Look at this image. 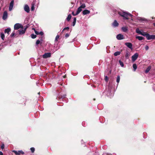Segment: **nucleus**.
I'll list each match as a JSON object with an SVG mask.
<instances>
[{
  "label": "nucleus",
  "mask_w": 155,
  "mask_h": 155,
  "mask_svg": "<svg viewBox=\"0 0 155 155\" xmlns=\"http://www.w3.org/2000/svg\"><path fill=\"white\" fill-rule=\"evenodd\" d=\"M19 28H23V26L21 24L19 23H16L14 26V29L15 30H17Z\"/></svg>",
  "instance_id": "nucleus-1"
},
{
  "label": "nucleus",
  "mask_w": 155,
  "mask_h": 155,
  "mask_svg": "<svg viewBox=\"0 0 155 155\" xmlns=\"http://www.w3.org/2000/svg\"><path fill=\"white\" fill-rule=\"evenodd\" d=\"M146 38L147 40L154 39H155V35H150L148 33Z\"/></svg>",
  "instance_id": "nucleus-2"
},
{
  "label": "nucleus",
  "mask_w": 155,
  "mask_h": 155,
  "mask_svg": "<svg viewBox=\"0 0 155 155\" xmlns=\"http://www.w3.org/2000/svg\"><path fill=\"white\" fill-rule=\"evenodd\" d=\"M138 54L137 53H135L132 57V60L133 61H135L138 57Z\"/></svg>",
  "instance_id": "nucleus-3"
},
{
  "label": "nucleus",
  "mask_w": 155,
  "mask_h": 155,
  "mask_svg": "<svg viewBox=\"0 0 155 155\" xmlns=\"http://www.w3.org/2000/svg\"><path fill=\"white\" fill-rule=\"evenodd\" d=\"M129 16L130 17H132V15L129 13H127L125 14L124 15L123 17L124 18V19H129V18L128 17V16Z\"/></svg>",
  "instance_id": "nucleus-4"
},
{
  "label": "nucleus",
  "mask_w": 155,
  "mask_h": 155,
  "mask_svg": "<svg viewBox=\"0 0 155 155\" xmlns=\"http://www.w3.org/2000/svg\"><path fill=\"white\" fill-rule=\"evenodd\" d=\"M12 152H14L16 155H20L21 154H23L24 153L22 150L17 151L14 150L12 151Z\"/></svg>",
  "instance_id": "nucleus-5"
},
{
  "label": "nucleus",
  "mask_w": 155,
  "mask_h": 155,
  "mask_svg": "<svg viewBox=\"0 0 155 155\" xmlns=\"http://www.w3.org/2000/svg\"><path fill=\"white\" fill-rule=\"evenodd\" d=\"M14 0H12L10 2L9 7V11H11L12 10L14 5Z\"/></svg>",
  "instance_id": "nucleus-6"
},
{
  "label": "nucleus",
  "mask_w": 155,
  "mask_h": 155,
  "mask_svg": "<svg viewBox=\"0 0 155 155\" xmlns=\"http://www.w3.org/2000/svg\"><path fill=\"white\" fill-rule=\"evenodd\" d=\"M51 56V54L50 53H45L43 55L42 57L43 58H48L50 57Z\"/></svg>",
  "instance_id": "nucleus-7"
},
{
  "label": "nucleus",
  "mask_w": 155,
  "mask_h": 155,
  "mask_svg": "<svg viewBox=\"0 0 155 155\" xmlns=\"http://www.w3.org/2000/svg\"><path fill=\"white\" fill-rule=\"evenodd\" d=\"M8 17V13L6 11L4 12L2 16V19L4 20H5Z\"/></svg>",
  "instance_id": "nucleus-8"
},
{
  "label": "nucleus",
  "mask_w": 155,
  "mask_h": 155,
  "mask_svg": "<svg viewBox=\"0 0 155 155\" xmlns=\"http://www.w3.org/2000/svg\"><path fill=\"white\" fill-rule=\"evenodd\" d=\"M116 38L117 39L119 40H122L124 38L123 35H121V34H119L118 35H117Z\"/></svg>",
  "instance_id": "nucleus-9"
},
{
  "label": "nucleus",
  "mask_w": 155,
  "mask_h": 155,
  "mask_svg": "<svg viewBox=\"0 0 155 155\" xmlns=\"http://www.w3.org/2000/svg\"><path fill=\"white\" fill-rule=\"evenodd\" d=\"M125 45L127 46L128 48L132 49V45L131 43L130 42H126L125 44Z\"/></svg>",
  "instance_id": "nucleus-10"
},
{
  "label": "nucleus",
  "mask_w": 155,
  "mask_h": 155,
  "mask_svg": "<svg viewBox=\"0 0 155 155\" xmlns=\"http://www.w3.org/2000/svg\"><path fill=\"white\" fill-rule=\"evenodd\" d=\"M24 10L25 11L27 12V13H28L30 11V8L28 6V5H25L24 7Z\"/></svg>",
  "instance_id": "nucleus-11"
},
{
  "label": "nucleus",
  "mask_w": 155,
  "mask_h": 155,
  "mask_svg": "<svg viewBox=\"0 0 155 155\" xmlns=\"http://www.w3.org/2000/svg\"><path fill=\"white\" fill-rule=\"evenodd\" d=\"M25 31L24 30V29H22L21 30H18L17 31V33L20 35H21L24 34L25 32Z\"/></svg>",
  "instance_id": "nucleus-12"
},
{
  "label": "nucleus",
  "mask_w": 155,
  "mask_h": 155,
  "mask_svg": "<svg viewBox=\"0 0 155 155\" xmlns=\"http://www.w3.org/2000/svg\"><path fill=\"white\" fill-rule=\"evenodd\" d=\"M90 11L87 10H85L83 11L82 13L83 15H84L89 14L90 13Z\"/></svg>",
  "instance_id": "nucleus-13"
},
{
  "label": "nucleus",
  "mask_w": 155,
  "mask_h": 155,
  "mask_svg": "<svg viewBox=\"0 0 155 155\" xmlns=\"http://www.w3.org/2000/svg\"><path fill=\"white\" fill-rule=\"evenodd\" d=\"M112 25L114 27H117L119 25V24L116 20H115L112 24Z\"/></svg>",
  "instance_id": "nucleus-14"
},
{
  "label": "nucleus",
  "mask_w": 155,
  "mask_h": 155,
  "mask_svg": "<svg viewBox=\"0 0 155 155\" xmlns=\"http://www.w3.org/2000/svg\"><path fill=\"white\" fill-rule=\"evenodd\" d=\"M151 68V66H149L146 69L145 72V73L147 74L148 73L149 71H150Z\"/></svg>",
  "instance_id": "nucleus-15"
},
{
  "label": "nucleus",
  "mask_w": 155,
  "mask_h": 155,
  "mask_svg": "<svg viewBox=\"0 0 155 155\" xmlns=\"http://www.w3.org/2000/svg\"><path fill=\"white\" fill-rule=\"evenodd\" d=\"M11 28H8L6 29L5 30V33H7L8 35H9V32L11 31Z\"/></svg>",
  "instance_id": "nucleus-16"
},
{
  "label": "nucleus",
  "mask_w": 155,
  "mask_h": 155,
  "mask_svg": "<svg viewBox=\"0 0 155 155\" xmlns=\"http://www.w3.org/2000/svg\"><path fill=\"white\" fill-rule=\"evenodd\" d=\"M122 30L123 31L125 32H127L128 31V28L127 27H122Z\"/></svg>",
  "instance_id": "nucleus-17"
},
{
  "label": "nucleus",
  "mask_w": 155,
  "mask_h": 155,
  "mask_svg": "<svg viewBox=\"0 0 155 155\" xmlns=\"http://www.w3.org/2000/svg\"><path fill=\"white\" fill-rule=\"evenodd\" d=\"M82 10V9L79 7L77 10L76 12V15L78 14Z\"/></svg>",
  "instance_id": "nucleus-18"
},
{
  "label": "nucleus",
  "mask_w": 155,
  "mask_h": 155,
  "mask_svg": "<svg viewBox=\"0 0 155 155\" xmlns=\"http://www.w3.org/2000/svg\"><path fill=\"white\" fill-rule=\"evenodd\" d=\"M136 38L138 39L139 40H142L144 39V38L142 36H137L136 37Z\"/></svg>",
  "instance_id": "nucleus-19"
},
{
  "label": "nucleus",
  "mask_w": 155,
  "mask_h": 155,
  "mask_svg": "<svg viewBox=\"0 0 155 155\" xmlns=\"http://www.w3.org/2000/svg\"><path fill=\"white\" fill-rule=\"evenodd\" d=\"M129 54H130L129 52L128 51H127L126 52V54L125 55V57L126 58H128L129 55H130Z\"/></svg>",
  "instance_id": "nucleus-20"
},
{
  "label": "nucleus",
  "mask_w": 155,
  "mask_h": 155,
  "mask_svg": "<svg viewBox=\"0 0 155 155\" xmlns=\"http://www.w3.org/2000/svg\"><path fill=\"white\" fill-rule=\"evenodd\" d=\"M71 18V16L70 14H69L66 20H67L69 21H70V19Z\"/></svg>",
  "instance_id": "nucleus-21"
},
{
  "label": "nucleus",
  "mask_w": 155,
  "mask_h": 155,
  "mask_svg": "<svg viewBox=\"0 0 155 155\" xmlns=\"http://www.w3.org/2000/svg\"><path fill=\"white\" fill-rule=\"evenodd\" d=\"M120 54V51H117L115 52L114 54V55L115 56H117L118 55H119Z\"/></svg>",
  "instance_id": "nucleus-22"
},
{
  "label": "nucleus",
  "mask_w": 155,
  "mask_h": 155,
  "mask_svg": "<svg viewBox=\"0 0 155 155\" xmlns=\"http://www.w3.org/2000/svg\"><path fill=\"white\" fill-rule=\"evenodd\" d=\"M133 67L134 68V71H135L137 68L136 64H133Z\"/></svg>",
  "instance_id": "nucleus-23"
},
{
  "label": "nucleus",
  "mask_w": 155,
  "mask_h": 155,
  "mask_svg": "<svg viewBox=\"0 0 155 155\" xmlns=\"http://www.w3.org/2000/svg\"><path fill=\"white\" fill-rule=\"evenodd\" d=\"M148 33H147L145 32H144L143 31L141 33L140 35L144 36H146V37H147V35Z\"/></svg>",
  "instance_id": "nucleus-24"
},
{
  "label": "nucleus",
  "mask_w": 155,
  "mask_h": 155,
  "mask_svg": "<svg viewBox=\"0 0 155 155\" xmlns=\"http://www.w3.org/2000/svg\"><path fill=\"white\" fill-rule=\"evenodd\" d=\"M126 13V12H119L118 14H119L121 16L123 17L124 15H125V14Z\"/></svg>",
  "instance_id": "nucleus-25"
},
{
  "label": "nucleus",
  "mask_w": 155,
  "mask_h": 155,
  "mask_svg": "<svg viewBox=\"0 0 155 155\" xmlns=\"http://www.w3.org/2000/svg\"><path fill=\"white\" fill-rule=\"evenodd\" d=\"M136 32L137 33L140 34V35L142 32L138 28H137L136 29Z\"/></svg>",
  "instance_id": "nucleus-26"
},
{
  "label": "nucleus",
  "mask_w": 155,
  "mask_h": 155,
  "mask_svg": "<svg viewBox=\"0 0 155 155\" xmlns=\"http://www.w3.org/2000/svg\"><path fill=\"white\" fill-rule=\"evenodd\" d=\"M36 35L34 34H31V38L33 39L35 38L36 37Z\"/></svg>",
  "instance_id": "nucleus-27"
},
{
  "label": "nucleus",
  "mask_w": 155,
  "mask_h": 155,
  "mask_svg": "<svg viewBox=\"0 0 155 155\" xmlns=\"http://www.w3.org/2000/svg\"><path fill=\"white\" fill-rule=\"evenodd\" d=\"M1 38L2 39L4 40L5 37L4 34L3 33H1Z\"/></svg>",
  "instance_id": "nucleus-28"
},
{
  "label": "nucleus",
  "mask_w": 155,
  "mask_h": 155,
  "mask_svg": "<svg viewBox=\"0 0 155 155\" xmlns=\"http://www.w3.org/2000/svg\"><path fill=\"white\" fill-rule=\"evenodd\" d=\"M86 7V6L85 5V4H83L82 5H81L80 7L82 9V8H84Z\"/></svg>",
  "instance_id": "nucleus-29"
},
{
  "label": "nucleus",
  "mask_w": 155,
  "mask_h": 155,
  "mask_svg": "<svg viewBox=\"0 0 155 155\" xmlns=\"http://www.w3.org/2000/svg\"><path fill=\"white\" fill-rule=\"evenodd\" d=\"M119 61L120 66L122 67H123L124 66V64L123 62L122 61H121L120 60H119Z\"/></svg>",
  "instance_id": "nucleus-30"
},
{
  "label": "nucleus",
  "mask_w": 155,
  "mask_h": 155,
  "mask_svg": "<svg viewBox=\"0 0 155 155\" xmlns=\"http://www.w3.org/2000/svg\"><path fill=\"white\" fill-rule=\"evenodd\" d=\"M30 150L31 152L32 153H33L35 152V149L34 147H32L30 148Z\"/></svg>",
  "instance_id": "nucleus-31"
},
{
  "label": "nucleus",
  "mask_w": 155,
  "mask_h": 155,
  "mask_svg": "<svg viewBox=\"0 0 155 155\" xmlns=\"http://www.w3.org/2000/svg\"><path fill=\"white\" fill-rule=\"evenodd\" d=\"M120 80V76H118L117 77V78L116 81L117 83H119V82Z\"/></svg>",
  "instance_id": "nucleus-32"
},
{
  "label": "nucleus",
  "mask_w": 155,
  "mask_h": 155,
  "mask_svg": "<svg viewBox=\"0 0 155 155\" xmlns=\"http://www.w3.org/2000/svg\"><path fill=\"white\" fill-rule=\"evenodd\" d=\"M40 43V44H41L42 43L41 42H40V41L39 40H37L36 41V45H38Z\"/></svg>",
  "instance_id": "nucleus-33"
},
{
  "label": "nucleus",
  "mask_w": 155,
  "mask_h": 155,
  "mask_svg": "<svg viewBox=\"0 0 155 155\" xmlns=\"http://www.w3.org/2000/svg\"><path fill=\"white\" fill-rule=\"evenodd\" d=\"M59 35H57L55 38V41H57L58 39L59 38Z\"/></svg>",
  "instance_id": "nucleus-34"
},
{
  "label": "nucleus",
  "mask_w": 155,
  "mask_h": 155,
  "mask_svg": "<svg viewBox=\"0 0 155 155\" xmlns=\"http://www.w3.org/2000/svg\"><path fill=\"white\" fill-rule=\"evenodd\" d=\"M69 28L68 27H65L63 29L62 32H63L64 30H69Z\"/></svg>",
  "instance_id": "nucleus-35"
},
{
  "label": "nucleus",
  "mask_w": 155,
  "mask_h": 155,
  "mask_svg": "<svg viewBox=\"0 0 155 155\" xmlns=\"http://www.w3.org/2000/svg\"><path fill=\"white\" fill-rule=\"evenodd\" d=\"M69 35L68 34V33H66L65 34V35H64V37H65V38H68V37H69Z\"/></svg>",
  "instance_id": "nucleus-36"
},
{
  "label": "nucleus",
  "mask_w": 155,
  "mask_h": 155,
  "mask_svg": "<svg viewBox=\"0 0 155 155\" xmlns=\"http://www.w3.org/2000/svg\"><path fill=\"white\" fill-rule=\"evenodd\" d=\"M28 26L26 25V26L24 27V30L25 31L27 28H28Z\"/></svg>",
  "instance_id": "nucleus-37"
},
{
  "label": "nucleus",
  "mask_w": 155,
  "mask_h": 155,
  "mask_svg": "<svg viewBox=\"0 0 155 155\" xmlns=\"http://www.w3.org/2000/svg\"><path fill=\"white\" fill-rule=\"evenodd\" d=\"M15 35L14 31L10 35V36L11 37H13Z\"/></svg>",
  "instance_id": "nucleus-38"
},
{
  "label": "nucleus",
  "mask_w": 155,
  "mask_h": 155,
  "mask_svg": "<svg viewBox=\"0 0 155 155\" xmlns=\"http://www.w3.org/2000/svg\"><path fill=\"white\" fill-rule=\"evenodd\" d=\"M4 147H5L4 144L3 143L1 147V148L2 150H3L4 148Z\"/></svg>",
  "instance_id": "nucleus-39"
},
{
  "label": "nucleus",
  "mask_w": 155,
  "mask_h": 155,
  "mask_svg": "<svg viewBox=\"0 0 155 155\" xmlns=\"http://www.w3.org/2000/svg\"><path fill=\"white\" fill-rule=\"evenodd\" d=\"M105 80L106 81H107V82L108 81V78L107 76H106L105 77Z\"/></svg>",
  "instance_id": "nucleus-40"
},
{
  "label": "nucleus",
  "mask_w": 155,
  "mask_h": 155,
  "mask_svg": "<svg viewBox=\"0 0 155 155\" xmlns=\"http://www.w3.org/2000/svg\"><path fill=\"white\" fill-rule=\"evenodd\" d=\"M145 49L146 50H147L149 49V47L147 45H146L145 47Z\"/></svg>",
  "instance_id": "nucleus-41"
},
{
  "label": "nucleus",
  "mask_w": 155,
  "mask_h": 155,
  "mask_svg": "<svg viewBox=\"0 0 155 155\" xmlns=\"http://www.w3.org/2000/svg\"><path fill=\"white\" fill-rule=\"evenodd\" d=\"M35 33L37 35H39V32H38V31H36V30H35Z\"/></svg>",
  "instance_id": "nucleus-42"
},
{
  "label": "nucleus",
  "mask_w": 155,
  "mask_h": 155,
  "mask_svg": "<svg viewBox=\"0 0 155 155\" xmlns=\"http://www.w3.org/2000/svg\"><path fill=\"white\" fill-rule=\"evenodd\" d=\"M39 34L41 35V36H42L44 34V33L42 31H40L39 32Z\"/></svg>",
  "instance_id": "nucleus-43"
},
{
  "label": "nucleus",
  "mask_w": 155,
  "mask_h": 155,
  "mask_svg": "<svg viewBox=\"0 0 155 155\" xmlns=\"http://www.w3.org/2000/svg\"><path fill=\"white\" fill-rule=\"evenodd\" d=\"M76 22V21H73V23H72V26H74L75 25Z\"/></svg>",
  "instance_id": "nucleus-44"
},
{
  "label": "nucleus",
  "mask_w": 155,
  "mask_h": 155,
  "mask_svg": "<svg viewBox=\"0 0 155 155\" xmlns=\"http://www.w3.org/2000/svg\"><path fill=\"white\" fill-rule=\"evenodd\" d=\"M72 14L74 16H76L77 15H76V13L75 14L73 12H72Z\"/></svg>",
  "instance_id": "nucleus-45"
},
{
  "label": "nucleus",
  "mask_w": 155,
  "mask_h": 155,
  "mask_svg": "<svg viewBox=\"0 0 155 155\" xmlns=\"http://www.w3.org/2000/svg\"><path fill=\"white\" fill-rule=\"evenodd\" d=\"M31 11H33L34 10V7L33 6H32L31 7Z\"/></svg>",
  "instance_id": "nucleus-46"
},
{
  "label": "nucleus",
  "mask_w": 155,
  "mask_h": 155,
  "mask_svg": "<svg viewBox=\"0 0 155 155\" xmlns=\"http://www.w3.org/2000/svg\"><path fill=\"white\" fill-rule=\"evenodd\" d=\"M73 21H76V17H74V18Z\"/></svg>",
  "instance_id": "nucleus-47"
},
{
  "label": "nucleus",
  "mask_w": 155,
  "mask_h": 155,
  "mask_svg": "<svg viewBox=\"0 0 155 155\" xmlns=\"http://www.w3.org/2000/svg\"><path fill=\"white\" fill-rule=\"evenodd\" d=\"M0 155H3V153L2 151H0Z\"/></svg>",
  "instance_id": "nucleus-48"
},
{
  "label": "nucleus",
  "mask_w": 155,
  "mask_h": 155,
  "mask_svg": "<svg viewBox=\"0 0 155 155\" xmlns=\"http://www.w3.org/2000/svg\"><path fill=\"white\" fill-rule=\"evenodd\" d=\"M32 29L34 30L35 31V30H36L34 28H32Z\"/></svg>",
  "instance_id": "nucleus-49"
},
{
  "label": "nucleus",
  "mask_w": 155,
  "mask_h": 155,
  "mask_svg": "<svg viewBox=\"0 0 155 155\" xmlns=\"http://www.w3.org/2000/svg\"><path fill=\"white\" fill-rule=\"evenodd\" d=\"M42 38H43V37H42L41 38V39H40V40H41V41L42 40Z\"/></svg>",
  "instance_id": "nucleus-50"
},
{
  "label": "nucleus",
  "mask_w": 155,
  "mask_h": 155,
  "mask_svg": "<svg viewBox=\"0 0 155 155\" xmlns=\"http://www.w3.org/2000/svg\"><path fill=\"white\" fill-rule=\"evenodd\" d=\"M153 25L155 26V23H153Z\"/></svg>",
  "instance_id": "nucleus-51"
},
{
  "label": "nucleus",
  "mask_w": 155,
  "mask_h": 155,
  "mask_svg": "<svg viewBox=\"0 0 155 155\" xmlns=\"http://www.w3.org/2000/svg\"><path fill=\"white\" fill-rule=\"evenodd\" d=\"M66 75H64V78H66Z\"/></svg>",
  "instance_id": "nucleus-52"
},
{
  "label": "nucleus",
  "mask_w": 155,
  "mask_h": 155,
  "mask_svg": "<svg viewBox=\"0 0 155 155\" xmlns=\"http://www.w3.org/2000/svg\"><path fill=\"white\" fill-rule=\"evenodd\" d=\"M95 100V98L94 99V100Z\"/></svg>",
  "instance_id": "nucleus-53"
},
{
  "label": "nucleus",
  "mask_w": 155,
  "mask_h": 155,
  "mask_svg": "<svg viewBox=\"0 0 155 155\" xmlns=\"http://www.w3.org/2000/svg\"><path fill=\"white\" fill-rule=\"evenodd\" d=\"M38 94H40V92L38 93Z\"/></svg>",
  "instance_id": "nucleus-54"
}]
</instances>
